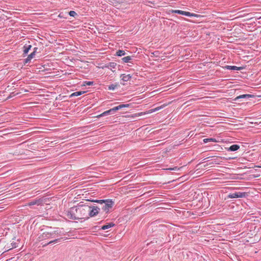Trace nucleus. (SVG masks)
Returning a JSON list of instances; mask_svg holds the SVG:
<instances>
[{
	"instance_id": "obj_11",
	"label": "nucleus",
	"mask_w": 261,
	"mask_h": 261,
	"mask_svg": "<svg viewBox=\"0 0 261 261\" xmlns=\"http://www.w3.org/2000/svg\"><path fill=\"white\" fill-rule=\"evenodd\" d=\"M252 97H253V95H251V94H243V95H240L237 96L235 98V100L239 101L240 99H242V98L248 99V98H249Z\"/></svg>"
},
{
	"instance_id": "obj_14",
	"label": "nucleus",
	"mask_w": 261,
	"mask_h": 261,
	"mask_svg": "<svg viewBox=\"0 0 261 261\" xmlns=\"http://www.w3.org/2000/svg\"><path fill=\"white\" fill-rule=\"evenodd\" d=\"M240 148V146L238 144H233L227 148L228 151H235Z\"/></svg>"
},
{
	"instance_id": "obj_25",
	"label": "nucleus",
	"mask_w": 261,
	"mask_h": 261,
	"mask_svg": "<svg viewBox=\"0 0 261 261\" xmlns=\"http://www.w3.org/2000/svg\"><path fill=\"white\" fill-rule=\"evenodd\" d=\"M69 15L70 16H72V17H76V16H77V13H76L74 11H70L69 12Z\"/></svg>"
},
{
	"instance_id": "obj_18",
	"label": "nucleus",
	"mask_w": 261,
	"mask_h": 261,
	"mask_svg": "<svg viewBox=\"0 0 261 261\" xmlns=\"http://www.w3.org/2000/svg\"><path fill=\"white\" fill-rule=\"evenodd\" d=\"M203 142L204 143H207L208 142H217V141L215 138H206L203 140Z\"/></svg>"
},
{
	"instance_id": "obj_23",
	"label": "nucleus",
	"mask_w": 261,
	"mask_h": 261,
	"mask_svg": "<svg viewBox=\"0 0 261 261\" xmlns=\"http://www.w3.org/2000/svg\"><path fill=\"white\" fill-rule=\"evenodd\" d=\"M117 87V85L116 84H111L108 86V90H114Z\"/></svg>"
},
{
	"instance_id": "obj_24",
	"label": "nucleus",
	"mask_w": 261,
	"mask_h": 261,
	"mask_svg": "<svg viewBox=\"0 0 261 261\" xmlns=\"http://www.w3.org/2000/svg\"><path fill=\"white\" fill-rule=\"evenodd\" d=\"M116 111H117V110H116L115 107L107 111V112H108L109 115L113 114Z\"/></svg>"
},
{
	"instance_id": "obj_4",
	"label": "nucleus",
	"mask_w": 261,
	"mask_h": 261,
	"mask_svg": "<svg viewBox=\"0 0 261 261\" xmlns=\"http://www.w3.org/2000/svg\"><path fill=\"white\" fill-rule=\"evenodd\" d=\"M88 218L93 217L96 216L99 213H100V208L97 206L88 205Z\"/></svg>"
},
{
	"instance_id": "obj_27",
	"label": "nucleus",
	"mask_w": 261,
	"mask_h": 261,
	"mask_svg": "<svg viewBox=\"0 0 261 261\" xmlns=\"http://www.w3.org/2000/svg\"><path fill=\"white\" fill-rule=\"evenodd\" d=\"M85 85H88V86H91L93 85V82L91 81H85Z\"/></svg>"
},
{
	"instance_id": "obj_15",
	"label": "nucleus",
	"mask_w": 261,
	"mask_h": 261,
	"mask_svg": "<svg viewBox=\"0 0 261 261\" xmlns=\"http://www.w3.org/2000/svg\"><path fill=\"white\" fill-rule=\"evenodd\" d=\"M114 226H115V224L114 223H113V222L109 223L106 224V225H103L101 227V229L106 230V229H109L112 227H113Z\"/></svg>"
},
{
	"instance_id": "obj_17",
	"label": "nucleus",
	"mask_w": 261,
	"mask_h": 261,
	"mask_svg": "<svg viewBox=\"0 0 261 261\" xmlns=\"http://www.w3.org/2000/svg\"><path fill=\"white\" fill-rule=\"evenodd\" d=\"M85 93V91H76L72 93L70 97H72L73 96H78Z\"/></svg>"
},
{
	"instance_id": "obj_21",
	"label": "nucleus",
	"mask_w": 261,
	"mask_h": 261,
	"mask_svg": "<svg viewBox=\"0 0 261 261\" xmlns=\"http://www.w3.org/2000/svg\"><path fill=\"white\" fill-rule=\"evenodd\" d=\"M125 55V52L123 50H118L116 52V55L119 57H121L124 56Z\"/></svg>"
},
{
	"instance_id": "obj_16",
	"label": "nucleus",
	"mask_w": 261,
	"mask_h": 261,
	"mask_svg": "<svg viewBox=\"0 0 261 261\" xmlns=\"http://www.w3.org/2000/svg\"><path fill=\"white\" fill-rule=\"evenodd\" d=\"M31 47L32 46L31 45H25L23 46V54L25 55L27 54Z\"/></svg>"
},
{
	"instance_id": "obj_19",
	"label": "nucleus",
	"mask_w": 261,
	"mask_h": 261,
	"mask_svg": "<svg viewBox=\"0 0 261 261\" xmlns=\"http://www.w3.org/2000/svg\"><path fill=\"white\" fill-rule=\"evenodd\" d=\"M129 106V104H121L118 106L115 107L117 111L120 110L122 108H128Z\"/></svg>"
},
{
	"instance_id": "obj_30",
	"label": "nucleus",
	"mask_w": 261,
	"mask_h": 261,
	"mask_svg": "<svg viewBox=\"0 0 261 261\" xmlns=\"http://www.w3.org/2000/svg\"><path fill=\"white\" fill-rule=\"evenodd\" d=\"M170 169V170H175V169H174V168H172H172H170V169Z\"/></svg>"
},
{
	"instance_id": "obj_10",
	"label": "nucleus",
	"mask_w": 261,
	"mask_h": 261,
	"mask_svg": "<svg viewBox=\"0 0 261 261\" xmlns=\"http://www.w3.org/2000/svg\"><path fill=\"white\" fill-rule=\"evenodd\" d=\"M117 66V64L115 62H110L107 64H106L104 66V67L105 68H107L108 69H110V70H111L112 71H114V70H113V69H115L116 68V67Z\"/></svg>"
},
{
	"instance_id": "obj_20",
	"label": "nucleus",
	"mask_w": 261,
	"mask_h": 261,
	"mask_svg": "<svg viewBox=\"0 0 261 261\" xmlns=\"http://www.w3.org/2000/svg\"><path fill=\"white\" fill-rule=\"evenodd\" d=\"M132 59V57L127 56L122 58V60L124 63L130 62V61Z\"/></svg>"
},
{
	"instance_id": "obj_29",
	"label": "nucleus",
	"mask_w": 261,
	"mask_h": 261,
	"mask_svg": "<svg viewBox=\"0 0 261 261\" xmlns=\"http://www.w3.org/2000/svg\"><path fill=\"white\" fill-rule=\"evenodd\" d=\"M154 56H158V55L159 54V52L158 51H155L153 53H152Z\"/></svg>"
},
{
	"instance_id": "obj_2",
	"label": "nucleus",
	"mask_w": 261,
	"mask_h": 261,
	"mask_svg": "<svg viewBox=\"0 0 261 261\" xmlns=\"http://www.w3.org/2000/svg\"><path fill=\"white\" fill-rule=\"evenodd\" d=\"M92 201L97 202L100 204L99 206L103 212L106 214L109 213L114 205V201L112 199H107L103 200H95Z\"/></svg>"
},
{
	"instance_id": "obj_12",
	"label": "nucleus",
	"mask_w": 261,
	"mask_h": 261,
	"mask_svg": "<svg viewBox=\"0 0 261 261\" xmlns=\"http://www.w3.org/2000/svg\"><path fill=\"white\" fill-rule=\"evenodd\" d=\"M120 77L123 82H128L130 80L132 76L130 74H122L120 75Z\"/></svg>"
},
{
	"instance_id": "obj_31",
	"label": "nucleus",
	"mask_w": 261,
	"mask_h": 261,
	"mask_svg": "<svg viewBox=\"0 0 261 261\" xmlns=\"http://www.w3.org/2000/svg\"><path fill=\"white\" fill-rule=\"evenodd\" d=\"M258 167L261 168V166H258Z\"/></svg>"
},
{
	"instance_id": "obj_28",
	"label": "nucleus",
	"mask_w": 261,
	"mask_h": 261,
	"mask_svg": "<svg viewBox=\"0 0 261 261\" xmlns=\"http://www.w3.org/2000/svg\"><path fill=\"white\" fill-rule=\"evenodd\" d=\"M163 108V106H161V107H156L155 108H154V109L152 110V112H156V111H158L160 110H161L162 108Z\"/></svg>"
},
{
	"instance_id": "obj_6",
	"label": "nucleus",
	"mask_w": 261,
	"mask_h": 261,
	"mask_svg": "<svg viewBox=\"0 0 261 261\" xmlns=\"http://www.w3.org/2000/svg\"><path fill=\"white\" fill-rule=\"evenodd\" d=\"M171 12L172 13H177L178 14L185 15V16H188V17H193V16H196V14L192 13L189 12H186V11L179 10H172Z\"/></svg>"
},
{
	"instance_id": "obj_26",
	"label": "nucleus",
	"mask_w": 261,
	"mask_h": 261,
	"mask_svg": "<svg viewBox=\"0 0 261 261\" xmlns=\"http://www.w3.org/2000/svg\"><path fill=\"white\" fill-rule=\"evenodd\" d=\"M109 115V114L108 113V112H107V111H105L104 112H103L102 113H101V114L99 115L98 116V117H102V116H107V115Z\"/></svg>"
},
{
	"instance_id": "obj_7",
	"label": "nucleus",
	"mask_w": 261,
	"mask_h": 261,
	"mask_svg": "<svg viewBox=\"0 0 261 261\" xmlns=\"http://www.w3.org/2000/svg\"><path fill=\"white\" fill-rule=\"evenodd\" d=\"M43 199L41 198L31 200L28 203V206H32L34 205H40L43 203Z\"/></svg>"
},
{
	"instance_id": "obj_22",
	"label": "nucleus",
	"mask_w": 261,
	"mask_h": 261,
	"mask_svg": "<svg viewBox=\"0 0 261 261\" xmlns=\"http://www.w3.org/2000/svg\"><path fill=\"white\" fill-rule=\"evenodd\" d=\"M61 240V238L60 239H56L53 241L49 242L48 243L45 244L43 246H46L47 245L51 244L53 243H56L59 242Z\"/></svg>"
},
{
	"instance_id": "obj_1",
	"label": "nucleus",
	"mask_w": 261,
	"mask_h": 261,
	"mask_svg": "<svg viewBox=\"0 0 261 261\" xmlns=\"http://www.w3.org/2000/svg\"><path fill=\"white\" fill-rule=\"evenodd\" d=\"M88 205L81 203L76 206L70 208L66 212V216L73 220L88 219Z\"/></svg>"
},
{
	"instance_id": "obj_5",
	"label": "nucleus",
	"mask_w": 261,
	"mask_h": 261,
	"mask_svg": "<svg viewBox=\"0 0 261 261\" xmlns=\"http://www.w3.org/2000/svg\"><path fill=\"white\" fill-rule=\"evenodd\" d=\"M247 196H248V194L246 192H236L229 193L227 196V198L231 199L244 198Z\"/></svg>"
},
{
	"instance_id": "obj_3",
	"label": "nucleus",
	"mask_w": 261,
	"mask_h": 261,
	"mask_svg": "<svg viewBox=\"0 0 261 261\" xmlns=\"http://www.w3.org/2000/svg\"><path fill=\"white\" fill-rule=\"evenodd\" d=\"M60 236L58 230H54L51 231H44L39 236L40 241L47 240L49 239H54Z\"/></svg>"
},
{
	"instance_id": "obj_13",
	"label": "nucleus",
	"mask_w": 261,
	"mask_h": 261,
	"mask_svg": "<svg viewBox=\"0 0 261 261\" xmlns=\"http://www.w3.org/2000/svg\"><path fill=\"white\" fill-rule=\"evenodd\" d=\"M225 68L231 70H240L242 69L243 68L241 67H237L236 66L227 65L225 66Z\"/></svg>"
},
{
	"instance_id": "obj_9",
	"label": "nucleus",
	"mask_w": 261,
	"mask_h": 261,
	"mask_svg": "<svg viewBox=\"0 0 261 261\" xmlns=\"http://www.w3.org/2000/svg\"><path fill=\"white\" fill-rule=\"evenodd\" d=\"M37 49L38 48L37 47H35L34 48V51L25 59V62L26 63L30 62L31 60L35 57V53Z\"/></svg>"
},
{
	"instance_id": "obj_8",
	"label": "nucleus",
	"mask_w": 261,
	"mask_h": 261,
	"mask_svg": "<svg viewBox=\"0 0 261 261\" xmlns=\"http://www.w3.org/2000/svg\"><path fill=\"white\" fill-rule=\"evenodd\" d=\"M17 247H18L17 244L16 242L13 241L10 244H7L6 246H5V248L6 249L5 251H9L13 248H15Z\"/></svg>"
}]
</instances>
